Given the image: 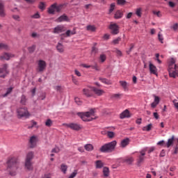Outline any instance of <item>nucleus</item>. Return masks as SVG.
<instances>
[{"instance_id":"obj_1","label":"nucleus","mask_w":178,"mask_h":178,"mask_svg":"<svg viewBox=\"0 0 178 178\" xmlns=\"http://www.w3.org/2000/svg\"><path fill=\"white\" fill-rule=\"evenodd\" d=\"M7 164V170L9 172L10 175L15 176L16 171L17 170V168H19V163H17L16 159L11 158L8 161Z\"/></svg>"},{"instance_id":"obj_2","label":"nucleus","mask_w":178,"mask_h":178,"mask_svg":"<svg viewBox=\"0 0 178 178\" xmlns=\"http://www.w3.org/2000/svg\"><path fill=\"white\" fill-rule=\"evenodd\" d=\"M176 59L171 58L168 63V74L170 77L175 78L178 76V66L175 64Z\"/></svg>"},{"instance_id":"obj_3","label":"nucleus","mask_w":178,"mask_h":178,"mask_svg":"<svg viewBox=\"0 0 178 178\" xmlns=\"http://www.w3.org/2000/svg\"><path fill=\"white\" fill-rule=\"evenodd\" d=\"M117 145V141L113 140L107 144L104 145L100 148V152L102 153H111L115 150V148Z\"/></svg>"},{"instance_id":"obj_4","label":"nucleus","mask_w":178,"mask_h":178,"mask_svg":"<svg viewBox=\"0 0 178 178\" xmlns=\"http://www.w3.org/2000/svg\"><path fill=\"white\" fill-rule=\"evenodd\" d=\"M95 114V110L91 109L90 111L87 112H78L77 115L79 116L81 120L84 122H90L93 118H90L91 116H93Z\"/></svg>"},{"instance_id":"obj_5","label":"nucleus","mask_w":178,"mask_h":178,"mask_svg":"<svg viewBox=\"0 0 178 178\" xmlns=\"http://www.w3.org/2000/svg\"><path fill=\"white\" fill-rule=\"evenodd\" d=\"M34 153L33 152H30L27 154L26 160H25V168L31 171L33 169V163L31 162L32 159H33Z\"/></svg>"},{"instance_id":"obj_6","label":"nucleus","mask_w":178,"mask_h":178,"mask_svg":"<svg viewBox=\"0 0 178 178\" xmlns=\"http://www.w3.org/2000/svg\"><path fill=\"white\" fill-rule=\"evenodd\" d=\"M17 113L18 118H27L30 116V114H29L26 107L17 108Z\"/></svg>"},{"instance_id":"obj_7","label":"nucleus","mask_w":178,"mask_h":178,"mask_svg":"<svg viewBox=\"0 0 178 178\" xmlns=\"http://www.w3.org/2000/svg\"><path fill=\"white\" fill-rule=\"evenodd\" d=\"M47 68V63L44 60H39L38 62V68H37V71L38 72H43Z\"/></svg>"},{"instance_id":"obj_8","label":"nucleus","mask_w":178,"mask_h":178,"mask_svg":"<svg viewBox=\"0 0 178 178\" xmlns=\"http://www.w3.org/2000/svg\"><path fill=\"white\" fill-rule=\"evenodd\" d=\"M146 151V149H143L140 152V155L138 156V159H137L138 165H141V164H143V163L144 162V160L145 159V156Z\"/></svg>"},{"instance_id":"obj_9","label":"nucleus","mask_w":178,"mask_h":178,"mask_svg":"<svg viewBox=\"0 0 178 178\" xmlns=\"http://www.w3.org/2000/svg\"><path fill=\"white\" fill-rule=\"evenodd\" d=\"M63 125L74 131H79L81 129V125L76 123L64 124Z\"/></svg>"},{"instance_id":"obj_10","label":"nucleus","mask_w":178,"mask_h":178,"mask_svg":"<svg viewBox=\"0 0 178 178\" xmlns=\"http://www.w3.org/2000/svg\"><path fill=\"white\" fill-rule=\"evenodd\" d=\"M111 30V34L118 35L119 33V26L117 24H111L109 27Z\"/></svg>"},{"instance_id":"obj_11","label":"nucleus","mask_w":178,"mask_h":178,"mask_svg":"<svg viewBox=\"0 0 178 178\" xmlns=\"http://www.w3.org/2000/svg\"><path fill=\"white\" fill-rule=\"evenodd\" d=\"M66 31V29L63 25H58L54 29V33L59 34Z\"/></svg>"},{"instance_id":"obj_12","label":"nucleus","mask_w":178,"mask_h":178,"mask_svg":"<svg viewBox=\"0 0 178 178\" xmlns=\"http://www.w3.org/2000/svg\"><path fill=\"white\" fill-rule=\"evenodd\" d=\"M12 58H15V54H12L11 53H3L2 56H0V60H9Z\"/></svg>"},{"instance_id":"obj_13","label":"nucleus","mask_w":178,"mask_h":178,"mask_svg":"<svg viewBox=\"0 0 178 178\" xmlns=\"http://www.w3.org/2000/svg\"><path fill=\"white\" fill-rule=\"evenodd\" d=\"M92 91L95 93V95H97L98 97H101L105 94V92L104 90L97 88L96 87H92Z\"/></svg>"},{"instance_id":"obj_14","label":"nucleus","mask_w":178,"mask_h":178,"mask_svg":"<svg viewBox=\"0 0 178 178\" xmlns=\"http://www.w3.org/2000/svg\"><path fill=\"white\" fill-rule=\"evenodd\" d=\"M120 119L131 118L130 111L128 109L124 110L120 114Z\"/></svg>"},{"instance_id":"obj_15","label":"nucleus","mask_w":178,"mask_h":178,"mask_svg":"<svg viewBox=\"0 0 178 178\" xmlns=\"http://www.w3.org/2000/svg\"><path fill=\"white\" fill-rule=\"evenodd\" d=\"M149 70L151 74L157 75V68L150 61L149 62Z\"/></svg>"},{"instance_id":"obj_16","label":"nucleus","mask_w":178,"mask_h":178,"mask_svg":"<svg viewBox=\"0 0 178 178\" xmlns=\"http://www.w3.org/2000/svg\"><path fill=\"white\" fill-rule=\"evenodd\" d=\"M124 16V11L122 10H116V12L114 14V19H119L123 17Z\"/></svg>"},{"instance_id":"obj_17","label":"nucleus","mask_w":178,"mask_h":178,"mask_svg":"<svg viewBox=\"0 0 178 178\" xmlns=\"http://www.w3.org/2000/svg\"><path fill=\"white\" fill-rule=\"evenodd\" d=\"M56 22H57V23H61L62 22H69V17L67 15H63L56 19Z\"/></svg>"},{"instance_id":"obj_18","label":"nucleus","mask_w":178,"mask_h":178,"mask_svg":"<svg viewBox=\"0 0 178 178\" xmlns=\"http://www.w3.org/2000/svg\"><path fill=\"white\" fill-rule=\"evenodd\" d=\"M83 94L88 98H90L93 96L92 91L89 89L84 88L83 90Z\"/></svg>"},{"instance_id":"obj_19","label":"nucleus","mask_w":178,"mask_h":178,"mask_svg":"<svg viewBox=\"0 0 178 178\" xmlns=\"http://www.w3.org/2000/svg\"><path fill=\"white\" fill-rule=\"evenodd\" d=\"M175 142V136H171L167 141V143L165 145V147H167V148H170L172 145H173Z\"/></svg>"},{"instance_id":"obj_20","label":"nucleus","mask_w":178,"mask_h":178,"mask_svg":"<svg viewBox=\"0 0 178 178\" xmlns=\"http://www.w3.org/2000/svg\"><path fill=\"white\" fill-rule=\"evenodd\" d=\"M129 143L130 139L127 138L120 142V147H122V148H125V147H127V145H129Z\"/></svg>"},{"instance_id":"obj_21","label":"nucleus","mask_w":178,"mask_h":178,"mask_svg":"<svg viewBox=\"0 0 178 178\" xmlns=\"http://www.w3.org/2000/svg\"><path fill=\"white\" fill-rule=\"evenodd\" d=\"M6 16V13L4 9V5L0 2V17H5Z\"/></svg>"},{"instance_id":"obj_22","label":"nucleus","mask_w":178,"mask_h":178,"mask_svg":"<svg viewBox=\"0 0 178 178\" xmlns=\"http://www.w3.org/2000/svg\"><path fill=\"white\" fill-rule=\"evenodd\" d=\"M134 161V157L129 156V157H126L124 160L123 162L126 163L128 165H131Z\"/></svg>"},{"instance_id":"obj_23","label":"nucleus","mask_w":178,"mask_h":178,"mask_svg":"<svg viewBox=\"0 0 178 178\" xmlns=\"http://www.w3.org/2000/svg\"><path fill=\"white\" fill-rule=\"evenodd\" d=\"M30 147L31 148H34L36 145V137L35 136H32L31 138H30Z\"/></svg>"},{"instance_id":"obj_24","label":"nucleus","mask_w":178,"mask_h":178,"mask_svg":"<svg viewBox=\"0 0 178 178\" xmlns=\"http://www.w3.org/2000/svg\"><path fill=\"white\" fill-rule=\"evenodd\" d=\"M95 165L97 169H101L104 167V163L101 160H97L95 161Z\"/></svg>"},{"instance_id":"obj_25","label":"nucleus","mask_w":178,"mask_h":178,"mask_svg":"<svg viewBox=\"0 0 178 178\" xmlns=\"http://www.w3.org/2000/svg\"><path fill=\"white\" fill-rule=\"evenodd\" d=\"M56 49L60 53L64 52V46H63V44L60 42H58L57 45H56Z\"/></svg>"},{"instance_id":"obj_26","label":"nucleus","mask_w":178,"mask_h":178,"mask_svg":"<svg viewBox=\"0 0 178 178\" xmlns=\"http://www.w3.org/2000/svg\"><path fill=\"white\" fill-rule=\"evenodd\" d=\"M67 169H68V166L66 164L62 163L60 165V171L63 174H66L67 173Z\"/></svg>"},{"instance_id":"obj_27","label":"nucleus","mask_w":178,"mask_h":178,"mask_svg":"<svg viewBox=\"0 0 178 178\" xmlns=\"http://www.w3.org/2000/svg\"><path fill=\"white\" fill-rule=\"evenodd\" d=\"M86 151L92 152L93 151L94 147L91 144H87L84 146Z\"/></svg>"},{"instance_id":"obj_28","label":"nucleus","mask_w":178,"mask_h":178,"mask_svg":"<svg viewBox=\"0 0 178 178\" xmlns=\"http://www.w3.org/2000/svg\"><path fill=\"white\" fill-rule=\"evenodd\" d=\"M86 30L90 32H95L97 30V28L94 25H88L86 27Z\"/></svg>"},{"instance_id":"obj_29","label":"nucleus","mask_w":178,"mask_h":178,"mask_svg":"<svg viewBox=\"0 0 178 178\" xmlns=\"http://www.w3.org/2000/svg\"><path fill=\"white\" fill-rule=\"evenodd\" d=\"M122 96V95L120 94V93L112 94L111 95V99H120Z\"/></svg>"},{"instance_id":"obj_30","label":"nucleus","mask_w":178,"mask_h":178,"mask_svg":"<svg viewBox=\"0 0 178 178\" xmlns=\"http://www.w3.org/2000/svg\"><path fill=\"white\" fill-rule=\"evenodd\" d=\"M99 80L102 81V83H104V84H107V86H110L111 84V81L105 78H99Z\"/></svg>"},{"instance_id":"obj_31","label":"nucleus","mask_w":178,"mask_h":178,"mask_svg":"<svg viewBox=\"0 0 178 178\" xmlns=\"http://www.w3.org/2000/svg\"><path fill=\"white\" fill-rule=\"evenodd\" d=\"M103 172L104 177H107L109 176V168L108 167H104L103 169Z\"/></svg>"},{"instance_id":"obj_32","label":"nucleus","mask_w":178,"mask_h":178,"mask_svg":"<svg viewBox=\"0 0 178 178\" xmlns=\"http://www.w3.org/2000/svg\"><path fill=\"white\" fill-rule=\"evenodd\" d=\"M113 52L115 53L117 57H122V53L121 50H120L118 49H115L113 50Z\"/></svg>"},{"instance_id":"obj_33","label":"nucleus","mask_w":178,"mask_h":178,"mask_svg":"<svg viewBox=\"0 0 178 178\" xmlns=\"http://www.w3.org/2000/svg\"><path fill=\"white\" fill-rule=\"evenodd\" d=\"M55 11V4H53L49 8V14H54Z\"/></svg>"},{"instance_id":"obj_34","label":"nucleus","mask_w":178,"mask_h":178,"mask_svg":"<svg viewBox=\"0 0 178 178\" xmlns=\"http://www.w3.org/2000/svg\"><path fill=\"white\" fill-rule=\"evenodd\" d=\"M12 18L15 21V22H21V17L19 15H12Z\"/></svg>"},{"instance_id":"obj_35","label":"nucleus","mask_w":178,"mask_h":178,"mask_svg":"<svg viewBox=\"0 0 178 178\" xmlns=\"http://www.w3.org/2000/svg\"><path fill=\"white\" fill-rule=\"evenodd\" d=\"M0 49H5V50H8L9 47L7 44L5 43H0Z\"/></svg>"},{"instance_id":"obj_36","label":"nucleus","mask_w":178,"mask_h":178,"mask_svg":"<svg viewBox=\"0 0 178 178\" xmlns=\"http://www.w3.org/2000/svg\"><path fill=\"white\" fill-rule=\"evenodd\" d=\"M26 103V97L25 95H23L21 97L20 104L25 106Z\"/></svg>"},{"instance_id":"obj_37","label":"nucleus","mask_w":178,"mask_h":178,"mask_svg":"<svg viewBox=\"0 0 178 178\" xmlns=\"http://www.w3.org/2000/svg\"><path fill=\"white\" fill-rule=\"evenodd\" d=\"M120 86H121L124 90H126V89L127 88V82L123 81H120Z\"/></svg>"},{"instance_id":"obj_38","label":"nucleus","mask_w":178,"mask_h":178,"mask_svg":"<svg viewBox=\"0 0 178 178\" xmlns=\"http://www.w3.org/2000/svg\"><path fill=\"white\" fill-rule=\"evenodd\" d=\"M71 35H74V33H72L70 30H67L65 33L63 34V36L66 37H70Z\"/></svg>"},{"instance_id":"obj_39","label":"nucleus","mask_w":178,"mask_h":178,"mask_svg":"<svg viewBox=\"0 0 178 178\" xmlns=\"http://www.w3.org/2000/svg\"><path fill=\"white\" fill-rule=\"evenodd\" d=\"M152 124H148L147 126L144 127L143 128V131H150V130L152 129Z\"/></svg>"},{"instance_id":"obj_40","label":"nucleus","mask_w":178,"mask_h":178,"mask_svg":"<svg viewBox=\"0 0 178 178\" xmlns=\"http://www.w3.org/2000/svg\"><path fill=\"white\" fill-rule=\"evenodd\" d=\"M115 4L111 3V5H110V10H108V14L112 13L115 10Z\"/></svg>"},{"instance_id":"obj_41","label":"nucleus","mask_w":178,"mask_h":178,"mask_svg":"<svg viewBox=\"0 0 178 178\" xmlns=\"http://www.w3.org/2000/svg\"><path fill=\"white\" fill-rule=\"evenodd\" d=\"M13 92V88H8L6 92L3 95V97H6L8 95H10Z\"/></svg>"},{"instance_id":"obj_42","label":"nucleus","mask_w":178,"mask_h":178,"mask_svg":"<svg viewBox=\"0 0 178 178\" xmlns=\"http://www.w3.org/2000/svg\"><path fill=\"white\" fill-rule=\"evenodd\" d=\"M45 124H46V127H50L52 126L53 122H52L51 120H50V119L49 118V119L46 121Z\"/></svg>"},{"instance_id":"obj_43","label":"nucleus","mask_w":178,"mask_h":178,"mask_svg":"<svg viewBox=\"0 0 178 178\" xmlns=\"http://www.w3.org/2000/svg\"><path fill=\"white\" fill-rule=\"evenodd\" d=\"M127 3L125 0H117V4L119 6H124Z\"/></svg>"},{"instance_id":"obj_44","label":"nucleus","mask_w":178,"mask_h":178,"mask_svg":"<svg viewBox=\"0 0 178 178\" xmlns=\"http://www.w3.org/2000/svg\"><path fill=\"white\" fill-rule=\"evenodd\" d=\"M28 50L30 53H33L34 52V51L35 50V44H33L32 46L29 47L28 48Z\"/></svg>"},{"instance_id":"obj_45","label":"nucleus","mask_w":178,"mask_h":178,"mask_svg":"<svg viewBox=\"0 0 178 178\" xmlns=\"http://www.w3.org/2000/svg\"><path fill=\"white\" fill-rule=\"evenodd\" d=\"M8 64L3 65L2 69L4 70V72H6V74L9 73V72L8 70Z\"/></svg>"},{"instance_id":"obj_46","label":"nucleus","mask_w":178,"mask_h":178,"mask_svg":"<svg viewBox=\"0 0 178 178\" xmlns=\"http://www.w3.org/2000/svg\"><path fill=\"white\" fill-rule=\"evenodd\" d=\"M172 104L174 105V107L178 111V101L177 99H173L172 100Z\"/></svg>"},{"instance_id":"obj_47","label":"nucleus","mask_w":178,"mask_h":178,"mask_svg":"<svg viewBox=\"0 0 178 178\" xmlns=\"http://www.w3.org/2000/svg\"><path fill=\"white\" fill-rule=\"evenodd\" d=\"M74 101H75V103H76L77 105H79V106H81V105L82 102H81V100L80 99V98H79V97H75V98H74Z\"/></svg>"},{"instance_id":"obj_48","label":"nucleus","mask_w":178,"mask_h":178,"mask_svg":"<svg viewBox=\"0 0 178 178\" xmlns=\"http://www.w3.org/2000/svg\"><path fill=\"white\" fill-rule=\"evenodd\" d=\"M153 14L156 15L159 17H162V14L160 11H156V10H153L152 11Z\"/></svg>"},{"instance_id":"obj_49","label":"nucleus","mask_w":178,"mask_h":178,"mask_svg":"<svg viewBox=\"0 0 178 178\" xmlns=\"http://www.w3.org/2000/svg\"><path fill=\"white\" fill-rule=\"evenodd\" d=\"M106 54H101V56H100V60H101V62L104 63V62L106 61Z\"/></svg>"},{"instance_id":"obj_50","label":"nucleus","mask_w":178,"mask_h":178,"mask_svg":"<svg viewBox=\"0 0 178 178\" xmlns=\"http://www.w3.org/2000/svg\"><path fill=\"white\" fill-rule=\"evenodd\" d=\"M51 152L52 154H54V153L58 154L60 152V149L58 147H54V149H51Z\"/></svg>"},{"instance_id":"obj_51","label":"nucleus","mask_w":178,"mask_h":178,"mask_svg":"<svg viewBox=\"0 0 178 178\" xmlns=\"http://www.w3.org/2000/svg\"><path fill=\"white\" fill-rule=\"evenodd\" d=\"M77 175V170H74L73 172L71 173L69 178H74Z\"/></svg>"},{"instance_id":"obj_52","label":"nucleus","mask_w":178,"mask_h":178,"mask_svg":"<svg viewBox=\"0 0 178 178\" xmlns=\"http://www.w3.org/2000/svg\"><path fill=\"white\" fill-rule=\"evenodd\" d=\"M121 41V38H117L116 39L113 40V44H118Z\"/></svg>"},{"instance_id":"obj_53","label":"nucleus","mask_w":178,"mask_h":178,"mask_svg":"<svg viewBox=\"0 0 178 178\" xmlns=\"http://www.w3.org/2000/svg\"><path fill=\"white\" fill-rule=\"evenodd\" d=\"M141 11H142L141 8H137L136 11V15H138V17H141V15H142Z\"/></svg>"},{"instance_id":"obj_54","label":"nucleus","mask_w":178,"mask_h":178,"mask_svg":"<svg viewBox=\"0 0 178 178\" xmlns=\"http://www.w3.org/2000/svg\"><path fill=\"white\" fill-rule=\"evenodd\" d=\"M114 136H115V134L113 131L107 132V136H108V138H112L114 137Z\"/></svg>"},{"instance_id":"obj_55","label":"nucleus","mask_w":178,"mask_h":178,"mask_svg":"<svg viewBox=\"0 0 178 178\" xmlns=\"http://www.w3.org/2000/svg\"><path fill=\"white\" fill-rule=\"evenodd\" d=\"M154 102L155 103H156V104H159V102H160V98H159V97H158V96H156V95H154Z\"/></svg>"},{"instance_id":"obj_56","label":"nucleus","mask_w":178,"mask_h":178,"mask_svg":"<svg viewBox=\"0 0 178 178\" xmlns=\"http://www.w3.org/2000/svg\"><path fill=\"white\" fill-rule=\"evenodd\" d=\"M158 37H159V40L161 43H163V35L161 34V33H159Z\"/></svg>"},{"instance_id":"obj_57","label":"nucleus","mask_w":178,"mask_h":178,"mask_svg":"<svg viewBox=\"0 0 178 178\" xmlns=\"http://www.w3.org/2000/svg\"><path fill=\"white\" fill-rule=\"evenodd\" d=\"M40 9L44 10L45 9V4L44 3H40L39 5Z\"/></svg>"},{"instance_id":"obj_58","label":"nucleus","mask_w":178,"mask_h":178,"mask_svg":"<svg viewBox=\"0 0 178 178\" xmlns=\"http://www.w3.org/2000/svg\"><path fill=\"white\" fill-rule=\"evenodd\" d=\"M31 17L34 19H38L40 17V15L38 13H37L35 15H32Z\"/></svg>"},{"instance_id":"obj_59","label":"nucleus","mask_w":178,"mask_h":178,"mask_svg":"<svg viewBox=\"0 0 178 178\" xmlns=\"http://www.w3.org/2000/svg\"><path fill=\"white\" fill-rule=\"evenodd\" d=\"M72 82L76 86H78V84H79V81H77V79H76V78L74 76H72Z\"/></svg>"},{"instance_id":"obj_60","label":"nucleus","mask_w":178,"mask_h":178,"mask_svg":"<svg viewBox=\"0 0 178 178\" xmlns=\"http://www.w3.org/2000/svg\"><path fill=\"white\" fill-rule=\"evenodd\" d=\"M97 52H98L97 48L95 47H92V53H93V54H97Z\"/></svg>"},{"instance_id":"obj_61","label":"nucleus","mask_w":178,"mask_h":178,"mask_svg":"<svg viewBox=\"0 0 178 178\" xmlns=\"http://www.w3.org/2000/svg\"><path fill=\"white\" fill-rule=\"evenodd\" d=\"M132 16H133V13H129L127 14L126 18L127 19H131L132 17Z\"/></svg>"},{"instance_id":"obj_62","label":"nucleus","mask_w":178,"mask_h":178,"mask_svg":"<svg viewBox=\"0 0 178 178\" xmlns=\"http://www.w3.org/2000/svg\"><path fill=\"white\" fill-rule=\"evenodd\" d=\"M90 67H92L93 70H97V71H99V70H100V69H99V67L97 66V65L91 66Z\"/></svg>"},{"instance_id":"obj_63","label":"nucleus","mask_w":178,"mask_h":178,"mask_svg":"<svg viewBox=\"0 0 178 178\" xmlns=\"http://www.w3.org/2000/svg\"><path fill=\"white\" fill-rule=\"evenodd\" d=\"M172 29H173V31H177L178 29V24H175L174 25H172Z\"/></svg>"},{"instance_id":"obj_64","label":"nucleus","mask_w":178,"mask_h":178,"mask_svg":"<svg viewBox=\"0 0 178 178\" xmlns=\"http://www.w3.org/2000/svg\"><path fill=\"white\" fill-rule=\"evenodd\" d=\"M168 6H170V7H171V8H175V6H176V4L172 2V1H170V2H168Z\"/></svg>"}]
</instances>
